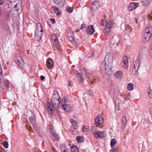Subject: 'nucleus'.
Listing matches in <instances>:
<instances>
[{
  "instance_id": "1",
  "label": "nucleus",
  "mask_w": 152,
  "mask_h": 152,
  "mask_svg": "<svg viewBox=\"0 0 152 152\" xmlns=\"http://www.w3.org/2000/svg\"><path fill=\"white\" fill-rule=\"evenodd\" d=\"M57 94L54 93L51 98V104L56 109H58L60 106V102L59 100L60 96L57 92Z\"/></svg>"
},
{
  "instance_id": "54",
  "label": "nucleus",
  "mask_w": 152,
  "mask_h": 152,
  "mask_svg": "<svg viewBox=\"0 0 152 152\" xmlns=\"http://www.w3.org/2000/svg\"><path fill=\"white\" fill-rule=\"evenodd\" d=\"M50 19L52 20L51 21L52 24H54L55 23V20L54 19Z\"/></svg>"
},
{
  "instance_id": "26",
  "label": "nucleus",
  "mask_w": 152,
  "mask_h": 152,
  "mask_svg": "<svg viewBox=\"0 0 152 152\" xmlns=\"http://www.w3.org/2000/svg\"><path fill=\"white\" fill-rule=\"evenodd\" d=\"M116 141L115 139H112L110 142V145L111 148L115 147L116 144Z\"/></svg>"
},
{
  "instance_id": "25",
  "label": "nucleus",
  "mask_w": 152,
  "mask_h": 152,
  "mask_svg": "<svg viewBox=\"0 0 152 152\" xmlns=\"http://www.w3.org/2000/svg\"><path fill=\"white\" fill-rule=\"evenodd\" d=\"M146 32L148 33L151 34H152V27L151 26H148L147 27L145 30Z\"/></svg>"
},
{
  "instance_id": "43",
  "label": "nucleus",
  "mask_w": 152,
  "mask_h": 152,
  "mask_svg": "<svg viewBox=\"0 0 152 152\" xmlns=\"http://www.w3.org/2000/svg\"><path fill=\"white\" fill-rule=\"evenodd\" d=\"M81 71L83 75L85 76L86 75L87 72L85 69H81Z\"/></svg>"
},
{
  "instance_id": "19",
  "label": "nucleus",
  "mask_w": 152,
  "mask_h": 152,
  "mask_svg": "<svg viewBox=\"0 0 152 152\" xmlns=\"http://www.w3.org/2000/svg\"><path fill=\"white\" fill-rule=\"evenodd\" d=\"M127 120L125 116H124L122 120V127L124 128L127 124Z\"/></svg>"
},
{
  "instance_id": "36",
  "label": "nucleus",
  "mask_w": 152,
  "mask_h": 152,
  "mask_svg": "<svg viewBox=\"0 0 152 152\" xmlns=\"http://www.w3.org/2000/svg\"><path fill=\"white\" fill-rule=\"evenodd\" d=\"M61 152H68V151L66 150L65 147L64 145H61Z\"/></svg>"
},
{
  "instance_id": "16",
  "label": "nucleus",
  "mask_w": 152,
  "mask_h": 152,
  "mask_svg": "<svg viewBox=\"0 0 152 152\" xmlns=\"http://www.w3.org/2000/svg\"><path fill=\"white\" fill-rule=\"evenodd\" d=\"M47 66L48 69H50L53 66V62L52 59L49 58L47 61Z\"/></svg>"
},
{
  "instance_id": "47",
  "label": "nucleus",
  "mask_w": 152,
  "mask_h": 152,
  "mask_svg": "<svg viewBox=\"0 0 152 152\" xmlns=\"http://www.w3.org/2000/svg\"><path fill=\"white\" fill-rule=\"evenodd\" d=\"M148 95L150 98H152V91L151 90L148 91Z\"/></svg>"
},
{
  "instance_id": "58",
  "label": "nucleus",
  "mask_w": 152,
  "mask_h": 152,
  "mask_svg": "<svg viewBox=\"0 0 152 152\" xmlns=\"http://www.w3.org/2000/svg\"><path fill=\"white\" fill-rule=\"evenodd\" d=\"M45 78V77L42 75L40 76V79L41 80H43Z\"/></svg>"
},
{
  "instance_id": "41",
  "label": "nucleus",
  "mask_w": 152,
  "mask_h": 152,
  "mask_svg": "<svg viewBox=\"0 0 152 152\" xmlns=\"http://www.w3.org/2000/svg\"><path fill=\"white\" fill-rule=\"evenodd\" d=\"M123 61L126 62V63H127L128 64H129L128 58L126 56H124L123 58Z\"/></svg>"
},
{
  "instance_id": "11",
  "label": "nucleus",
  "mask_w": 152,
  "mask_h": 152,
  "mask_svg": "<svg viewBox=\"0 0 152 152\" xmlns=\"http://www.w3.org/2000/svg\"><path fill=\"white\" fill-rule=\"evenodd\" d=\"M138 6V3L137 2H132L130 4L128 7V10L131 11L136 8Z\"/></svg>"
},
{
  "instance_id": "17",
  "label": "nucleus",
  "mask_w": 152,
  "mask_h": 152,
  "mask_svg": "<svg viewBox=\"0 0 152 152\" xmlns=\"http://www.w3.org/2000/svg\"><path fill=\"white\" fill-rule=\"evenodd\" d=\"M61 107L62 109L66 112H69L70 111L71 109L70 106L69 105L66 104L61 105Z\"/></svg>"
},
{
  "instance_id": "62",
  "label": "nucleus",
  "mask_w": 152,
  "mask_h": 152,
  "mask_svg": "<svg viewBox=\"0 0 152 152\" xmlns=\"http://www.w3.org/2000/svg\"><path fill=\"white\" fill-rule=\"evenodd\" d=\"M79 31H80V29H76V31L77 32H79Z\"/></svg>"
},
{
  "instance_id": "15",
  "label": "nucleus",
  "mask_w": 152,
  "mask_h": 152,
  "mask_svg": "<svg viewBox=\"0 0 152 152\" xmlns=\"http://www.w3.org/2000/svg\"><path fill=\"white\" fill-rule=\"evenodd\" d=\"M51 39L53 41V43L55 45H57L58 44V40L57 37L55 34L52 35Z\"/></svg>"
},
{
  "instance_id": "9",
  "label": "nucleus",
  "mask_w": 152,
  "mask_h": 152,
  "mask_svg": "<svg viewBox=\"0 0 152 152\" xmlns=\"http://www.w3.org/2000/svg\"><path fill=\"white\" fill-rule=\"evenodd\" d=\"M140 61L139 60H137L134 63V68L133 71L137 73L140 67Z\"/></svg>"
},
{
  "instance_id": "57",
  "label": "nucleus",
  "mask_w": 152,
  "mask_h": 152,
  "mask_svg": "<svg viewBox=\"0 0 152 152\" xmlns=\"http://www.w3.org/2000/svg\"><path fill=\"white\" fill-rule=\"evenodd\" d=\"M95 128V126H92L91 127V132H92V133L93 134L94 132H93V130Z\"/></svg>"
},
{
  "instance_id": "53",
  "label": "nucleus",
  "mask_w": 152,
  "mask_h": 152,
  "mask_svg": "<svg viewBox=\"0 0 152 152\" xmlns=\"http://www.w3.org/2000/svg\"><path fill=\"white\" fill-rule=\"evenodd\" d=\"M111 152H118L117 149L116 148H113L111 150Z\"/></svg>"
},
{
  "instance_id": "34",
  "label": "nucleus",
  "mask_w": 152,
  "mask_h": 152,
  "mask_svg": "<svg viewBox=\"0 0 152 152\" xmlns=\"http://www.w3.org/2000/svg\"><path fill=\"white\" fill-rule=\"evenodd\" d=\"M134 85L132 83H129L127 86V88L129 91H131L133 89Z\"/></svg>"
},
{
  "instance_id": "12",
  "label": "nucleus",
  "mask_w": 152,
  "mask_h": 152,
  "mask_svg": "<svg viewBox=\"0 0 152 152\" xmlns=\"http://www.w3.org/2000/svg\"><path fill=\"white\" fill-rule=\"evenodd\" d=\"M111 66H108V65L105 64L104 68L106 74L108 75L112 74Z\"/></svg>"
},
{
  "instance_id": "10",
  "label": "nucleus",
  "mask_w": 152,
  "mask_h": 152,
  "mask_svg": "<svg viewBox=\"0 0 152 152\" xmlns=\"http://www.w3.org/2000/svg\"><path fill=\"white\" fill-rule=\"evenodd\" d=\"M152 34L145 32V31L144 35L143 37V40L145 42H148L150 39Z\"/></svg>"
},
{
  "instance_id": "39",
  "label": "nucleus",
  "mask_w": 152,
  "mask_h": 152,
  "mask_svg": "<svg viewBox=\"0 0 152 152\" xmlns=\"http://www.w3.org/2000/svg\"><path fill=\"white\" fill-rule=\"evenodd\" d=\"M121 65L123 67L126 68L128 66V64L123 61L121 63Z\"/></svg>"
},
{
  "instance_id": "55",
  "label": "nucleus",
  "mask_w": 152,
  "mask_h": 152,
  "mask_svg": "<svg viewBox=\"0 0 152 152\" xmlns=\"http://www.w3.org/2000/svg\"><path fill=\"white\" fill-rule=\"evenodd\" d=\"M82 131L84 132H86L87 131V130L86 128H85V127H83L82 129Z\"/></svg>"
},
{
  "instance_id": "32",
  "label": "nucleus",
  "mask_w": 152,
  "mask_h": 152,
  "mask_svg": "<svg viewBox=\"0 0 152 152\" xmlns=\"http://www.w3.org/2000/svg\"><path fill=\"white\" fill-rule=\"evenodd\" d=\"M75 74L76 75L77 77L79 78L80 81L82 82L83 80V77L80 74L78 71H77L75 72Z\"/></svg>"
},
{
  "instance_id": "38",
  "label": "nucleus",
  "mask_w": 152,
  "mask_h": 152,
  "mask_svg": "<svg viewBox=\"0 0 152 152\" xmlns=\"http://www.w3.org/2000/svg\"><path fill=\"white\" fill-rule=\"evenodd\" d=\"M73 10V7H68L66 9V10L70 13L72 12Z\"/></svg>"
},
{
  "instance_id": "29",
  "label": "nucleus",
  "mask_w": 152,
  "mask_h": 152,
  "mask_svg": "<svg viewBox=\"0 0 152 152\" xmlns=\"http://www.w3.org/2000/svg\"><path fill=\"white\" fill-rule=\"evenodd\" d=\"M150 1V0H141L142 4L145 6H147Z\"/></svg>"
},
{
  "instance_id": "23",
  "label": "nucleus",
  "mask_w": 152,
  "mask_h": 152,
  "mask_svg": "<svg viewBox=\"0 0 152 152\" xmlns=\"http://www.w3.org/2000/svg\"><path fill=\"white\" fill-rule=\"evenodd\" d=\"M70 122L73 125V126L75 129L77 128L78 126H77V123L73 119H71L70 120Z\"/></svg>"
},
{
  "instance_id": "31",
  "label": "nucleus",
  "mask_w": 152,
  "mask_h": 152,
  "mask_svg": "<svg viewBox=\"0 0 152 152\" xmlns=\"http://www.w3.org/2000/svg\"><path fill=\"white\" fill-rule=\"evenodd\" d=\"M55 13H56V15L58 16L60 15L61 12H59V9L58 7L55 6L53 7Z\"/></svg>"
},
{
  "instance_id": "6",
  "label": "nucleus",
  "mask_w": 152,
  "mask_h": 152,
  "mask_svg": "<svg viewBox=\"0 0 152 152\" xmlns=\"http://www.w3.org/2000/svg\"><path fill=\"white\" fill-rule=\"evenodd\" d=\"M103 118L101 116L99 115L95 119L94 125L96 124V126L99 127V125L102 124L103 122Z\"/></svg>"
},
{
  "instance_id": "13",
  "label": "nucleus",
  "mask_w": 152,
  "mask_h": 152,
  "mask_svg": "<svg viewBox=\"0 0 152 152\" xmlns=\"http://www.w3.org/2000/svg\"><path fill=\"white\" fill-rule=\"evenodd\" d=\"M68 39L70 42H73L74 40V36L73 33L72 32H68L67 34Z\"/></svg>"
},
{
  "instance_id": "4",
  "label": "nucleus",
  "mask_w": 152,
  "mask_h": 152,
  "mask_svg": "<svg viewBox=\"0 0 152 152\" xmlns=\"http://www.w3.org/2000/svg\"><path fill=\"white\" fill-rule=\"evenodd\" d=\"M18 57L16 61V63L21 69H23V65L24 64V60L20 55H18Z\"/></svg>"
},
{
  "instance_id": "2",
  "label": "nucleus",
  "mask_w": 152,
  "mask_h": 152,
  "mask_svg": "<svg viewBox=\"0 0 152 152\" xmlns=\"http://www.w3.org/2000/svg\"><path fill=\"white\" fill-rule=\"evenodd\" d=\"M107 24L105 25L106 27L104 28V33L107 34L110 30L114 24L113 21V20H110L108 22L107 21Z\"/></svg>"
},
{
  "instance_id": "56",
  "label": "nucleus",
  "mask_w": 152,
  "mask_h": 152,
  "mask_svg": "<svg viewBox=\"0 0 152 152\" xmlns=\"http://www.w3.org/2000/svg\"><path fill=\"white\" fill-rule=\"evenodd\" d=\"M85 27V25L84 24H82L81 25V26L80 29H82L84 28Z\"/></svg>"
},
{
  "instance_id": "64",
  "label": "nucleus",
  "mask_w": 152,
  "mask_h": 152,
  "mask_svg": "<svg viewBox=\"0 0 152 152\" xmlns=\"http://www.w3.org/2000/svg\"><path fill=\"white\" fill-rule=\"evenodd\" d=\"M8 63H9L8 62H7V64H8Z\"/></svg>"
},
{
  "instance_id": "45",
  "label": "nucleus",
  "mask_w": 152,
  "mask_h": 152,
  "mask_svg": "<svg viewBox=\"0 0 152 152\" xmlns=\"http://www.w3.org/2000/svg\"><path fill=\"white\" fill-rule=\"evenodd\" d=\"M5 85L7 87L9 88L10 86H11V84L9 81H7L5 82Z\"/></svg>"
},
{
  "instance_id": "37",
  "label": "nucleus",
  "mask_w": 152,
  "mask_h": 152,
  "mask_svg": "<svg viewBox=\"0 0 152 152\" xmlns=\"http://www.w3.org/2000/svg\"><path fill=\"white\" fill-rule=\"evenodd\" d=\"M12 3V2L11 1L10 2V5L9 4H6L5 6V8H7L8 9H9V8H12V6H11V4Z\"/></svg>"
},
{
  "instance_id": "52",
  "label": "nucleus",
  "mask_w": 152,
  "mask_h": 152,
  "mask_svg": "<svg viewBox=\"0 0 152 152\" xmlns=\"http://www.w3.org/2000/svg\"><path fill=\"white\" fill-rule=\"evenodd\" d=\"M51 20H51V19H49L48 20L47 23L49 25V26L51 25Z\"/></svg>"
},
{
  "instance_id": "28",
  "label": "nucleus",
  "mask_w": 152,
  "mask_h": 152,
  "mask_svg": "<svg viewBox=\"0 0 152 152\" xmlns=\"http://www.w3.org/2000/svg\"><path fill=\"white\" fill-rule=\"evenodd\" d=\"M36 116L34 114L33 116H31L29 119L30 121L31 124H34L36 121Z\"/></svg>"
},
{
  "instance_id": "42",
  "label": "nucleus",
  "mask_w": 152,
  "mask_h": 152,
  "mask_svg": "<svg viewBox=\"0 0 152 152\" xmlns=\"http://www.w3.org/2000/svg\"><path fill=\"white\" fill-rule=\"evenodd\" d=\"M15 4V2H12V5H11V6H12V10H8V11H9L11 13L12 15H14L15 14H14L13 13L12 11H14V10L13 9V7L14 6V4Z\"/></svg>"
},
{
  "instance_id": "61",
  "label": "nucleus",
  "mask_w": 152,
  "mask_h": 152,
  "mask_svg": "<svg viewBox=\"0 0 152 152\" xmlns=\"http://www.w3.org/2000/svg\"><path fill=\"white\" fill-rule=\"evenodd\" d=\"M135 19L136 23H137L138 20H137V18H135Z\"/></svg>"
},
{
  "instance_id": "59",
  "label": "nucleus",
  "mask_w": 152,
  "mask_h": 152,
  "mask_svg": "<svg viewBox=\"0 0 152 152\" xmlns=\"http://www.w3.org/2000/svg\"><path fill=\"white\" fill-rule=\"evenodd\" d=\"M6 31L7 32H8L9 30V28L7 27L6 28V27L5 28V31H6Z\"/></svg>"
},
{
  "instance_id": "3",
  "label": "nucleus",
  "mask_w": 152,
  "mask_h": 152,
  "mask_svg": "<svg viewBox=\"0 0 152 152\" xmlns=\"http://www.w3.org/2000/svg\"><path fill=\"white\" fill-rule=\"evenodd\" d=\"M105 64L108 65V66H110L113 62V57L110 53L107 54L104 58Z\"/></svg>"
},
{
  "instance_id": "22",
  "label": "nucleus",
  "mask_w": 152,
  "mask_h": 152,
  "mask_svg": "<svg viewBox=\"0 0 152 152\" xmlns=\"http://www.w3.org/2000/svg\"><path fill=\"white\" fill-rule=\"evenodd\" d=\"M98 5V2L96 1L94 2L91 5L92 9L94 10H97Z\"/></svg>"
},
{
  "instance_id": "7",
  "label": "nucleus",
  "mask_w": 152,
  "mask_h": 152,
  "mask_svg": "<svg viewBox=\"0 0 152 152\" xmlns=\"http://www.w3.org/2000/svg\"><path fill=\"white\" fill-rule=\"evenodd\" d=\"M42 32L38 31H35L34 38L37 41H39L41 39L42 35L43 34Z\"/></svg>"
},
{
  "instance_id": "50",
  "label": "nucleus",
  "mask_w": 152,
  "mask_h": 152,
  "mask_svg": "<svg viewBox=\"0 0 152 152\" xmlns=\"http://www.w3.org/2000/svg\"><path fill=\"white\" fill-rule=\"evenodd\" d=\"M88 78L90 77L91 76V74L90 72H87L86 75Z\"/></svg>"
},
{
  "instance_id": "35",
  "label": "nucleus",
  "mask_w": 152,
  "mask_h": 152,
  "mask_svg": "<svg viewBox=\"0 0 152 152\" xmlns=\"http://www.w3.org/2000/svg\"><path fill=\"white\" fill-rule=\"evenodd\" d=\"M3 145L5 148H7L8 147L9 144L7 141H4L3 142Z\"/></svg>"
},
{
  "instance_id": "40",
  "label": "nucleus",
  "mask_w": 152,
  "mask_h": 152,
  "mask_svg": "<svg viewBox=\"0 0 152 152\" xmlns=\"http://www.w3.org/2000/svg\"><path fill=\"white\" fill-rule=\"evenodd\" d=\"M152 17L150 14H149L147 17V20H149V23H151H151H152Z\"/></svg>"
},
{
  "instance_id": "5",
  "label": "nucleus",
  "mask_w": 152,
  "mask_h": 152,
  "mask_svg": "<svg viewBox=\"0 0 152 152\" xmlns=\"http://www.w3.org/2000/svg\"><path fill=\"white\" fill-rule=\"evenodd\" d=\"M93 134L96 138H98L99 137L102 138L106 137V135L104 131L96 132H94Z\"/></svg>"
},
{
  "instance_id": "48",
  "label": "nucleus",
  "mask_w": 152,
  "mask_h": 152,
  "mask_svg": "<svg viewBox=\"0 0 152 152\" xmlns=\"http://www.w3.org/2000/svg\"><path fill=\"white\" fill-rule=\"evenodd\" d=\"M34 129L37 131L39 128V127L36 125H34L33 126Z\"/></svg>"
},
{
  "instance_id": "14",
  "label": "nucleus",
  "mask_w": 152,
  "mask_h": 152,
  "mask_svg": "<svg viewBox=\"0 0 152 152\" xmlns=\"http://www.w3.org/2000/svg\"><path fill=\"white\" fill-rule=\"evenodd\" d=\"M95 31L94 26L90 25L88 26L87 30V32L88 34L92 35L94 33Z\"/></svg>"
},
{
  "instance_id": "27",
  "label": "nucleus",
  "mask_w": 152,
  "mask_h": 152,
  "mask_svg": "<svg viewBox=\"0 0 152 152\" xmlns=\"http://www.w3.org/2000/svg\"><path fill=\"white\" fill-rule=\"evenodd\" d=\"M76 139L77 141L79 142H83L84 140L83 137L80 136H77Z\"/></svg>"
},
{
  "instance_id": "51",
  "label": "nucleus",
  "mask_w": 152,
  "mask_h": 152,
  "mask_svg": "<svg viewBox=\"0 0 152 152\" xmlns=\"http://www.w3.org/2000/svg\"><path fill=\"white\" fill-rule=\"evenodd\" d=\"M68 85L71 87H72L73 86V85L72 83V81L70 80H69L68 81Z\"/></svg>"
},
{
  "instance_id": "63",
  "label": "nucleus",
  "mask_w": 152,
  "mask_h": 152,
  "mask_svg": "<svg viewBox=\"0 0 152 152\" xmlns=\"http://www.w3.org/2000/svg\"><path fill=\"white\" fill-rule=\"evenodd\" d=\"M48 128H49L50 129V130H51H51H52V129H51V127H50V126H48Z\"/></svg>"
},
{
  "instance_id": "8",
  "label": "nucleus",
  "mask_w": 152,
  "mask_h": 152,
  "mask_svg": "<svg viewBox=\"0 0 152 152\" xmlns=\"http://www.w3.org/2000/svg\"><path fill=\"white\" fill-rule=\"evenodd\" d=\"M22 6L19 3L14 4V6L13 7L14 10H15L17 13H20L22 10Z\"/></svg>"
},
{
  "instance_id": "46",
  "label": "nucleus",
  "mask_w": 152,
  "mask_h": 152,
  "mask_svg": "<svg viewBox=\"0 0 152 152\" xmlns=\"http://www.w3.org/2000/svg\"><path fill=\"white\" fill-rule=\"evenodd\" d=\"M105 23H107V21L106 20H102L100 23V25L101 26H104V25Z\"/></svg>"
},
{
  "instance_id": "49",
  "label": "nucleus",
  "mask_w": 152,
  "mask_h": 152,
  "mask_svg": "<svg viewBox=\"0 0 152 152\" xmlns=\"http://www.w3.org/2000/svg\"><path fill=\"white\" fill-rule=\"evenodd\" d=\"M88 94L90 96H93V92L91 91H90V90L88 91Z\"/></svg>"
},
{
  "instance_id": "44",
  "label": "nucleus",
  "mask_w": 152,
  "mask_h": 152,
  "mask_svg": "<svg viewBox=\"0 0 152 152\" xmlns=\"http://www.w3.org/2000/svg\"><path fill=\"white\" fill-rule=\"evenodd\" d=\"M67 102L66 98H64L62 99L61 101V105L62 104H65V103Z\"/></svg>"
},
{
  "instance_id": "60",
  "label": "nucleus",
  "mask_w": 152,
  "mask_h": 152,
  "mask_svg": "<svg viewBox=\"0 0 152 152\" xmlns=\"http://www.w3.org/2000/svg\"><path fill=\"white\" fill-rule=\"evenodd\" d=\"M2 0H0V5H2V4L3 3H4V1H2L1 2V1H2Z\"/></svg>"
},
{
  "instance_id": "20",
  "label": "nucleus",
  "mask_w": 152,
  "mask_h": 152,
  "mask_svg": "<svg viewBox=\"0 0 152 152\" xmlns=\"http://www.w3.org/2000/svg\"><path fill=\"white\" fill-rule=\"evenodd\" d=\"M48 104L49 105L48 106V112L50 114H53L54 112V108L55 107H53L52 104V106H51L50 104V103H48Z\"/></svg>"
},
{
  "instance_id": "30",
  "label": "nucleus",
  "mask_w": 152,
  "mask_h": 152,
  "mask_svg": "<svg viewBox=\"0 0 152 152\" xmlns=\"http://www.w3.org/2000/svg\"><path fill=\"white\" fill-rule=\"evenodd\" d=\"M36 26L38 29L37 31L43 32V29L42 27L41 24L40 23H38L36 25Z\"/></svg>"
},
{
  "instance_id": "21",
  "label": "nucleus",
  "mask_w": 152,
  "mask_h": 152,
  "mask_svg": "<svg viewBox=\"0 0 152 152\" xmlns=\"http://www.w3.org/2000/svg\"><path fill=\"white\" fill-rule=\"evenodd\" d=\"M115 77L118 79H120L122 77V72L121 71L117 72L115 74Z\"/></svg>"
},
{
  "instance_id": "18",
  "label": "nucleus",
  "mask_w": 152,
  "mask_h": 152,
  "mask_svg": "<svg viewBox=\"0 0 152 152\" xmlns=\"http://www.w3.org/2000/svg\"><path fill=\"white\" fill-rule=\"evenodd\" d=\"M55 3L58 6L63 7L64 4V0H54Z\"/></svg>"
},
{
  "instance_id": "33",
  "label": "nucleus",
  "mask_w": 152,
  "mask_h": 152,
  "mask_svg": "<svg viewBox=\"0 0 152 152\" xmlns=\"http://www.w3.org/2000/svg\"><path fill=\"white\" fill-rule=\"evenodd\" d=\"M72 152H79V151L77 147L74 146L71 148Z\"/></svg>"
},
{
  "instance_id": "24",
  "label": "nucleus",
  "mask_w": 152,
  "mask_h": 152,
  "mask_svg": "<svg viewBox=\"0 0 152 152\" xmlns=\"http://www.w3.org/2000/svg\"><path fill=\"white\" fill-rule=\"evenodd\" d=\"M50 134H51L55 139H59L58 136L56 133V132L53 130H51Z\"/></svg>"
}]
</instances>
